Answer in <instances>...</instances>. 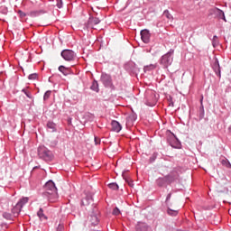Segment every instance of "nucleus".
Wrapping results in <instances>:
<instances>
[{
  "label": "nucleus",
  "instance_id": "6",
  "mask_svg": "<svg viewBox=\"0 0 231 231\" xmlns=\"http://www.w3.org/2000/svg\"><path fill=\"white\" fill-rule=\"evenodd\" d=\"M156 102L158 100L156 99V95L152 90H150L149 92L146 93V106H149L150 107H152L156 106Z\"/></svg>",
  "mask_w": 231,
  "mask_h": 231
},
{
  "label": "nucleus",
  "instance_id": "20",
  "mask_svg": "<svg viewBox=\"0 0 231 231\" xmlns=\"http://www.w3.org/2000/svg\"><path fill=\"white\" fill-rule=\"evenodd\" d=\"M90 223H92V225H98V217H97V215H93L90 217Z\"/></svg>",
  "mask_w": 231,
  "mask_h": 231
},
{
  "label": "nucleus",
  "instance_id": "9",
  "mask_svg": "<svg viewBox=\"0 0 231 231\" xmlns=\"http://www.w3.org/2000/svg\"><path fill=\"white\" fill-rule=\"evenodd\" d=\"M141 39L143 42H144L145 44H149V42H151V33L149 32V30L144 29L141 31Z\"/></svg>",
  "mask_w": 231,
  "mask_h": 231
},
{
  "label": "nucleus",
  "instance_id": "38",
  "mask_svg": "<svg viewBox=\"0 0 231 231\" xmlns=\"http://www.w3.org/2000/svg\"><path fill=\"white\" fill-rule=\"evenodd\" d=\"M200 104H201V106H203V96H201Z\"/></svg>",
  "mask_w": 231,
  "mask_h": 231
},
{
  "label": "nucleus",
  "instance_id": "26",
  "mask_svg": "<svg viewBox=\"0 0 231 231\" xmlns=\"http://www.w3.org/2000/svg\"><path fill=\"white\" fill-rule=\"evenodd\" d=\"M169 216H178V210L168 208Z\"/></svg>",
  "mask_w": 231,
  "mask_h": 231
},
{
  "label": "nucleus",
  "instance_id": "4",
  "mask_svg": "<svg viewBox=\"0 0 231 231\" xmlns=\"http://www.w3.org/2000/svg\"><path fill=\"white\" fill-rule=\"evenodd\" d=\"M61 57L64 60H67V62H71V60H75L77 54L71 50H63L61 51Z\"/></svg>",
  "mask_w": 231,
  "mask_h": 231
},
{
  "label": "nucleus",
  "instance_id": "33",
  "mask_svg": "<svg viewBox=\"0 0 231 231\" xmlns=\"http://www.w3.org/2000/svg\"><path fill=\"white\" fill-rule=\"evenodd\" d=\"M56 6L58 8H62V0H56Z\"/></svg>",
  "mask_w": 231,
  "mask_h": 231
},
{
  "label": "nucleus",
  "instance_id": "5",
  "mask_svg": "<svg viewBox=\"0 0 231 231\" xmlns=\"http://www.w3.org/2000/svg\"><path fill=\"white\" fill-rule=\"evenodd\" d=\"M172 53L168 52L161 58L160 64H162L163 68H169V66L172 64Z\"/></svg>",
  "mask_w": 231,
  "mask_h": 231
},
{
  "label": "nucleus",
  "instance_id": "31",
  "mask_svg": "<svg viewBox=\"0 0 231 231\" xmlns=\"http://www.w3.org/2000/svg\"><path fill=\"white\" fill-rule=\"evenodd\" d=\"M113 215L114 216H120V209L118 208H115L113 210Z\"/></svg>",
  "mask_w": 231,
  "mask_h": 231
},
{
  "label": "nucleus",
  "instance_id": "13",
  "mask_svg": "<svg viewBox=\"0 0 231 231\" xmlns=\"http://www.w3.org/2000/svg\"><path fill=\"white\" fill-rule=\"evenodd\" d=\"M112 131H115V133H120L122 131V125L118 121H112Z\"/></svg>",
  "mask_w": 231,
  "mask_h": 231
},
{
  "label": "nucleus",
  "instance_id": "8",
  "mask_svg": "<svg viewBox=\"0 0 231 231\" xmlns=\"http://www.w3.org/2000/svg\"><path fill=\"white\" fill-rule=\"evenodd\" d=\"M210 14H214V15H217L218 19H223V21L226 22V18L225 17V13L223 10L214 7L213 9H210Z\"/></svg>",
  "mask_w": 231,
  "mask_h": 231
},
{
  "label": "nucleus",
  "instance_id": "36",
  "mask_svg": "<svg viewBox=\"0 0 231 231\" xmlns=\"http://www.w3.org/2000/svg\"><path fill=\"white\" fill-rule=\"evenodd\" d=\"M23 92L26 95V97H28V98H32V96L30 95V92L23 89Z\"/></svg>",
  "mask_w": 231,
  "mask_h": 231
},
{
  "label": "nucleus",
  "instance_id": "23",
  "mask_svg": "<svg viewBox=\"0 0 231 231\" xmlns=\"http://www.w3.org/2000/svg\"><path fill=\"white\" fill-rule=\"evenodd\" d=\"M222 165H224V167H226L227 169H231V164L230 162H228L226 159H223L221 161Z\"/></svg>",
  "mask_w": 231,
  "mask_h": 231
},
{
  "label": "nucleus",
  "instance_id": "14",
  "mask_svg": "<svg viewBox=\"0 0 231 231\" xmlns=\"http://www.w3.org/2000/svg\"><path fill=\"white\" fill-rule=\"evenodd\" d=\"M213 69L217 77H221V68L219 67V61L217 60H215Z\"/></svg>",
  "mask_w": 231,
  "mask_h": 231
},
{
  "label": "nucleus",
  "instance_id": "11",
  "mask_svg": "<svg viewBox=\"0 0 231 231\" xmlns=\"http://www.w3.org/2000/svg\"><path fill=\"white\" fill-rule=\"evenodd\" d=\"M101 80L106 88H111L113 86V80L111 79V76L107 74H103L101 77Z\"/></svg>",
  "mask_w": 231,
  "mask_h": 231
},
{
  "label": "nucleus",
  "instance_id": "30",
  "mask_svg": "<svg viewBox=\"0 0 231 231\" xmlns=\"http://www.w3.org/2000/svg\"><path fill=\"white\" fill-rule=\"evenodd\" d=\"M50 97H51V91L48 90L45 92V94L43 96V100H48V98H50Z\"/></svg>",
  "mask_w": 231,
  "mask_h": 231
},
{
  "label": "nucleus",
  "instance_id": "7",
  "mask_svg": "<svg viewBox=\"0 0 231 231\" xmlns=\"http://www.w3.org/2000/svg\"><path fill=\"white\" fill-rule=\"evenodd\" d=\"M156 181H157V185L159 187H163L165 185V183H167V181H168V183L174 181V178H172L171 175H168L164 178H159Z\"/></svg>",
  "mask_w": 231,
  "mask_h": 231
},
{
  "label": "nucleus",
  "instance_id": "19",
  "mask_svg": "<svg viewBox=\"0 0 231 231\" xmlns=\"http://www.w3.org/2000/svg\"><path fill=\"white\" fill-rule=\"evenodd\" d=\"M123 178L125 181H126V183L129 185V187H134V184H133V180H131V178L125 177L124 173H123Z\"/></svg>",
  "mask_w": 231,
  "mask_h": 231
},
{
  "label": "nucleus",
  "instance_id": "39",
  "mask_svg": "<svg viewBox=\"0 0 231 231\" xmlns=\"http://www.w3.org/2000/svg\"><path fill=\"white\" fill-rule=\"evenodd\" d=\"M171 199V194H168L167 200Z\"/></svg>",
  "mask_w": 231,
  "mask_h": 231
},
{
  "label": "nucleus",
  "instance_id": "25",
  "mask_svg": "<svg viewBox=\"0 0 231 231\" xmlns=\"http://www.w3.org/2000/svg\"><path fill=\"white\" fill-rule=\"evenodd\" d=\"M37 214L40 219H46V216H44V211L42 210V208H40Z\"/></svg>",
  "mask_w": 231,
  "mask_h": 231
},
{
  "label": "nucleus",
  "instance_id": "22",
  "mask_svg": "<svg viewBox=\"0 0 231 231\" xmlns=\"http://www.w3.org/2000/svg\"><path fill=\"white\" fill-rule=\"evenodd\" d=\"M47 127H48V129H51L52 133H54V131H56L55 123H53V122L47 123Z\"/></svg>",
  "mask_w": 231,
  "mask_h": 231
},
{
  "label": "nucleus",
  "instance_id": "32",
  "mask_svg": "<svg viewBox=\"0 0 231 231\" xmlns=\"http://www.w3.org/2000/svg\"><path fill=\"white\" fill-rule=\"evenodd\" d=\"M28 79L29 80H35V79H37V74L36 73L31 74L29 75Z\"/></svg>",
  "mask_w": 231,
  "mask_h": 231
},
{
  "label": "nucleus",
  "instance_id": "24",
  "mask_svg": "<svg viewBox=\"0 0 231 231\" xmlns=\"http://www.w3.org/2000/svg\"><path fill=\"white\" fill-rule=\"evenodd\" d=\"M108 188H110L112 190H118V184H116V182H112L110 184H108Z\"/></svg>",
  "mask_w": 231,
  "mask_h": 231
},
{
  "label": "nucleus",
  "instance_id": "37",
  "mask_svg": "<svg viewBox=\"0 0 231 231\" xmlns=\"http://www.w3.org/2000/svg\"><path fill=\"white\" fill-rule=\"evenodd\" d=\"M62 230H64V226L59 225L57 231H62Z\"/></svg>",
  "mask_w": 231,
  "mask_h": 231
},
{
  "label": "nucleus",
  "instance_id": "34",
  "mask_svg": "<svg viewBox=\"0 0 231 231\" xmlns=\"http://www.w3.org/2000/svg\"><path fill=\"white\" fill-rule=\"evenodd\" d=\"M175 140H176V144L171 143V147L178 149V148H180V141H178L176 138H175Z\"/></svg>",
  "mask_w": 231,
  "mask_h": 231
},
{
  "label": "nucleus",
  "instance_id": "18",
  "mask_svg": "<svg viewBox=\"0 0 231 231\" xmlns=\"http://www.w3.org/2000/svg\"><path fill=\"white\" fill-rule=\"evenodd\" d=\"M151 69H156V64L147 65L143 68L144 72L151 71Z\"/></svg>",
  "mask_w": 231,
  "mask_h": 231
},
{
  "label": "nucleus",
  "instance_id": "2",
  "mask_svg": "<svg viewBox=\"0 0 231 231\" xmlns=\"http://www.w3.org/2000/svg\"><path fill=\"white\" fill-rule=\"evenodd\" d=\"M38 154L40 158H42L45 162H51L53 160V152L45 146H40L38 148Z\"/></svg>",
  "mask_w": 231,
  "mask_h": 231
},
{
  "label": "nucleus",
  "instance_id": "3",
  "mask_svg": "<svg viewBox=\"0 0 231 231\" xmlns=\"http://www.w3.org/2000/svg\"><path fill=\"white\" fill-rule=\"evenodd\" d=\"M28 203V198H23L13 208L12 214L14 217H17L19 214H21V208H23V205Z\"/></svg>",
  "mask_w": 231,
  "mask_h": 231
},
{
  "label": "nucleus",
  "instance_id": "17",
  "mask_svg": "<svg viewBox=\"0 0 231 231\" xmlns=\"http://www.w3.org/2000/svg\"><path fill=\"white\" fill-rule=\"evenodd\" d=\"M163 15H164V17H167L169 21H173L174 20V17H172V14H171L169 10H165L163 12Z\"/></svg>",
  "mask_w": 231,
  "mask_h": 231
},
{
  "label": "nucleus",
  "instance_id": "35",
  "mask_svg": "<svg viewBox=\"0 0 231 231\" xmlns=\"http://www.w3.org/2000/svg\"><path fill=\"white\" fill-rule=\"evenodd\" d=\"M94 142L96 145L100 144V139L98 137H95Z\"/></svg>",
  "mask_w": 231,
  "mask_h": 231
},
{
  "label": "nucleus",
  "instance_id": "12",
  "mask_svg": "<svg viewBox=\"0 0 231 231\" xmlns=\"http://www.w3.org/2000/svg\"><path fill=\"white\" fill-rule=\"evenodd\" d=\"M59 71L60 73H62V75H64L65 77H68V75H69L71 73V69L65 67L64 65H60L58 68Z\"/></svg>",
  "mask_w": 231,
  "mask_h": 231
},
{
  "label": "nucleus",
  "instance_id": "40",
  "mask_svg": "<svg viewBox=\"0 0 231 231\" xmlns=\"http://www.w3.org/2000/svg\"><path fill=\"white\" fill-rule=\"evenodd\" d=\"M31 15H35V13H31Z\"/></svg>",
  "mask_w": 231,
  "mask_h": 231
},
{
  "label": "nucleus",
  "instance_id": "15",
  "mask_svg": "<svg viewBox=\"0 0 231 231\" xmlns=\"http://www.w3.org/2000/svg\"><path fill=\"white\" fill-rule=\"evenodd\" d=\"M136 230L137 231H149V230H151V228L145 225H142V226L139 225L136 226Z\"/></svg>",
  "mask_w": 231,
  "mask_h": 231
},
{
  "label": "nucleus",
  "instance_id": "29",
  "mask_svg": "<svg viewBox=\"0 0 231 231\" xmlns=\"http://www.w3.org/2000/svg\"><path fill=\"white\" fill-rule=\"evenodd\" d=\"M217 44H219V40H217V36H214L212 45L214 46V48H216V46H217Z\"/></svg>",
  "mask_w": 231,
  "mask_h": 231
},
{
  "label": "nucleus",
  "instance_id": "10",
  "mask_svg": "<svg viewBox=\"0 0 231 231\" xmlns=\"http://www.w3.org/2000/svg\"><path fill=\"white\" fill-rule=\"evenodd\" d=\"M100 23V19L96 17H90L87 23V28H92L94 30H97V24Z\"/></svg>",
  "mask_w": 231,
  "mask_h": 231
},
{
  "label": "nucleus",
  "instance_id": "28",
  "mask_svg": "<svg viewBox=\"0 0 231 231\" xmlns=\"http://www.w3.org/2000/svg\"><path fill=\"white\" fill-rule=\"evenodd\" d=\"M18 14L23 22L26 21V19H24V17H26V13H24L23 11H18Z\"/></svg>",
  "mask_w": 231,
  "mask_h": 231
},
{
  "label": "nucleus",
  "instance_id": "1",
  "mask_svg": "<svg viewBox=\"0 0 231 231\" xmlns=\"http://www.w3.org/2000/svg\"><path fill=\"white\" fill-rule=\"evenodd\" d=\"M45 196H48L49 201L51 203H53L57 198H59V195L57 194V187H55V182L53 180H49L45 186Z\"/></svg>",
  "mask_w": 231,
  "mask_h": 231
},
{
  "label": "nucleus",
  "instance_id": "16",
  "mask_svg": "<svg viewBox=\"0 0 231 231\" xmlns=\"http://www.w3.org/2000/svg\"><path fill=\"white\" fill-rule=\"evenodd\" d=\"M90 88L92 89V91H96V93H98L99 89H98V82L97 81H93Z\"/></svg>",
  "mask_w": 231,
  "mask_h": 231
},
{
  "label": "nucleus",
  "instance_id": "27",
  "mask_svg": "<svg viewBox=\"0 0 231 231\" xmlns=\"http://www.w3.org/2000/svg\"><path fill=\"white\" fill-rule=\"evenodd\" d=\"M3 217H5V219H14V217L12 216V214H10L8 212H5L3 214Z\"/></svg>",
  "mask_w": 231,
  "mask_h": 231
},
{
  "label": "nucleus",
  "instance_id": "21",
  "mask_svg": "<svg viewBox=\"0 0 231 231\" xmlns=\"http://www.w3.org/2000/svg\"><path fill=\"white\" fill-rule=\"evenodd\" d=\"M93 201V199L91 197H87L85 199L81 201L82 205H89Z\"/></svg>",
  "mask_w": 231,
  "mask_h": 231
}]
</instances>
